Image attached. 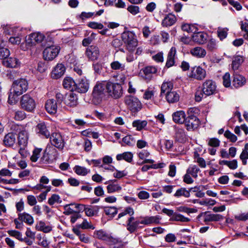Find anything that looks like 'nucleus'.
Returning a JSON list of instances; mask_svg holds the SVG:
<instances>
[{
    "instance_id": "nucleus-48",
    "label": "nucleus",
    "mask_w": 248,
    "mask_h": 248,
    "mask_svg": "<svg viewBox=\"0 0 248 248\" xmlns=\"http://www.w3.org/2000/svg\"><path fill=\"white\" fill-rule=\"evenodd\" d=\"M200 171V169L195 165H190L186 170V172H188V174H190L194 178H197L198 173Z\"/></svg>"
},
{
    "instance_id": "nucleus-27",
    "label": "nucleus",
    "mask_w": 248,
    "mask_h": 248,
    "mask_svg": "<svg viewBox=\"0 0 248 248\" xmlns=\"http://www.w3.org/2000/svg\"><path fill=\"white\" fill-rule=\"evenodd\" d=\"M141 220L140 221L141 224L149 225L151 224H158L159 223L160 217L156 216H145L140 217Z\"/></svg>"
},
{
    "instance_id": "nucleus-24",
    "label": "nucleus",
    "mask_w": 248,
    "mask_h": 248,
    "mask_svg": "<svg viewBox=\"0 0 248 248\" xmlns=\"http://www.w3.org/2000/svg\"><path fill=\"white\" fill-rule=\"evenodd\" d=\"M176 53V49L175 47H171L168 52L165 66L170 68L175 64V59Z\"/></svg>"
},
{
    "instance_id": "nucleus-8",
    "label": "nucleus",
    "mask_w": 248,
    "mask_h": 248,
    "mask_svg": "<svg viewBox=\"0 0 248 248\" xmlns=\"http://www.w3.org/2000/svg\"><path fill=\"white\" fill-rule=\"evenodd\" d=\"M61 48L59 46L52 45L46 47L43 51V58L46 61H52L59 54Z\"/></svg>"
},
{
    "instance_id": "nucleus-39",
    "label": "nucleus",
    "mask_w": 248,
    "mask_h": 248,
    "mask_svg": "<svg viewBox=\"0 0 248 248\" xmlns=\"http://www.w3.org/2000/svg\"><path fill=\"white\" fill-rule=\"evenodd\" d=\"M133 158V154L130 152H125L122 154H118L116 156L117 160H124L128 163H131Z\"/></svg>"
},
{
    "instance_id": "nucleus-46",
    "label": "nucleus",
    "mask_w": 248,
    "mask_h": 248,
    "mask_svg": "<svg viewBox=\"0 0 248 248\" xmlns=\"http://www.w3.org/2000/svg\"><path fill=\"white\" fill-rule=\"evenodd\" d=\"M36 229L40 231L43 232L45 233H48L51 231L52 227L50 225H46V223L40 221L38 224H37Z\"/></svg>"
},
{
    "instance_id": "nucleus-63",
    "label": "nucleus",
    "mask_w": 248,
    "mask_h": 248,
    "mask_svg": "<svg viewBox=\"0 0 248 248\" xmlns=\"http://www.w3.org/2000/svg\"><path fill=\"white\" fill-rule=\"evenodd\" d=\"M96 34L92 33L88 38H84L82 41V45L84 46H88L95 39Z\"/></svg>"
},
{
    "instance_id": "nucleus-18",
    "label": "nucleus",
    "mask_w": 248,
    "mask_h": 248,
    "mask_svg": "<svg viewBox=\"0 0 248 248\" xmlns=\"http://www.w3.org/2000/svg\"><path fill=\"white\" fill-rule=\"evenodd\" d=\"M64 103L67 107L70 108L75 107L78 103L77 95L73 92L67 94L64 98Z\"/></svg>"
},
{
    "instance_id": "nucleus-55",
    "label": "nucleus",
    "mask_w": 248,
    "mask_h": 248,
    "mask_svg": "<svg viewBox=\"0 0 248 248\" xmlns=\"http://www.w3.org/2000/svg\"><path fill=\"white\" fill-rule=\"evenodd\" d=\"M206 48L208 50L213 51L217 49V41L213 38L210 39L208 41L206 42Z\"/></svg>"
},
{
    "instance_id": "nucleus-16",
    "label": "nucleus",
    "mask_w": 248,
    "mask_h": 248,
    "mask_svg": "<svg viewBox=\"0 0 248 248\" xmlns=\"http://www.w3.org/2000/svg\"><path fill=\"white\" fill-rule=\"evenodd\" d=\"M105 184L108 185L107 190L108 193L118 192L122 189V186L116 179L107 181L105 183Z\"/></svg>"
},
{
    "instance_id": "nucleus-35",
    "label": "nucleus",
    "mask_w": 248,
    "mask_h": 248,
    "mask_svg": "<svg viewBox=\"0 0 248 248\" xmlns=\"http://www.w3.org/2000/svg\"><path fill=\"white\" fill-rule=\"evenodd\" d=\"M18 219L21 222H24L28 225H31L34 223V219L31 215L26 212L19 213Z\"/></svg>"
},
{
    "instance_id": "nucleus-52",
    "label": "nucleus",
    "mask_w": 248,
    "mask_h": 248,
    "mask_svg": "<svg viewBox=\"0 0 248 248\" xmlns=\"http://www.w3.org/2000/svg\"><path fill=\"white\" fill-rule=\"evenodd\" d=\"M42 149L41 148H35L32 151V154L31 156V160L32 162H36L41 156Z\"/></svg>"
},
{
    "instance_id": "nucleus-2",
    "label": "nucleus",
    "mask_w": 248,
    "mask_h": 248,
    "mask_svg": "<svg viewBox=\"0 0 248 248\" xmlns=\"http://www.w3.org/2000/svg\"><path fill=\"white\" fill-rule=\"evenodd\" d=\"M122 41L128 51H134L138 46V41L133 32L124 31L122 34Z\"/></svg>"
},
{
    "instance_id": "nucleus-32",
    "label": "nucleus",
    "mask_w": 248,
    "mask_h": 248,
    "mask_svg": "<svg viewBox=\"0 0 248 248\" xmlns=\"http://www.w3.org/2000/svg\"><path fill=\"white\" fill-rule=\"evenodd\" d=\"M172 117L174 122L179 124H184L186 118L185 112L183 110L177 111L174 112Z\"/></svg>"
},
{
    "instance_id": "nucleus-14",
    "label": "nucleus",
    "mask_w": 248,
    "mask_h": 248,
    "mask_svg": "<svg viewBox=\"0 0 248 248\" xmlns=\"http://www.w3.org/2000/svg\"><path fill=\"white\" fill-rule=\"evenodd\" d=\"M36 133L40 137L46 139L49 138L50 133L44 122H41L37 124L35 127Z\"/></svg>"
},
{
    "instance_id": "nucleus-1",
    "label": "nucleus",
    "mask_w": 248,
    "mask_h": 248,
    "mask_svg": "<svg viewBox=\"0 0 248 248\" xmlns=\"http://www.w3.org/2000/svg\"><path fill=\"white\" fill-rule=\"evenodd\" d=\"M107 80L97 81L93 88L92 93V102L95 105L100 104L107 95Z\"/></svg>"
},
{
    "instance_id": "nucleus-34",
    "label": "nucleus",
    "mask_w": 248,
    "mask_h": 248,
    "mask_svg": "<svg viewBox=\"0 0 248 248\" xmlns=\"http://www.w3.org/2000/svg\"><path fill=\"white\" fill-rule=\"evenodd\" d=\"M165 97L169 103H175L179 101L180 94L176 91H172L165 94Z\"/></svg>"
},
{
    "instance_id": "nucleus-6",
    "label": "nucleus",
    "mask_w": 248,
    "mask_h": 248,
    "mask_svg": "<svg viewBox=\"0 0 248 248\" xmlns=\"http://www.w3.org/2000/svg\"><path fill=\"white\" fill-rule=\"evenodd\" d=\"M49 138L51 144L60 151H62L65 146V141L63 137L59 132L52 133Z\"/></svg>"
},
{
    "instance_id": "nucleus-26",
    "label": "nucleus",
    "mask_w": 248,
    "mask_h": 248,
    "mask_svg": "<svg viewBox=\"0 0 248 248\" xmlns=\"http://www.w3.org/2000/svg\"><path fill=\"white\" fill-rule=\"evenodd\" d=\"M177 21L175 16L171 13H169L165 16L162 21L161 25L164 27H168L173 25Z\"/></svg>"
},
{
    "instance_id": "nucleus-5",
    "label": "nucleus",
    "mask_w": 248,
    "mask_h": 248,
    "mask_svg": "<svg viewBox=\"0 0 248 248\" xmlns=\"http://www.w3.org/2000/svg\"><path fill=\"white\" fill-rule=\"evenodd\" d=\"M20 103L21 108L28 112H32L36 106L34 100L28 94L21 97Z\"/></svg>"
},
{
    "instance_id": "nucleus-40",
    "label": "nucleus",
    "mask_w": 248,
    "mask_h": 248,
    "mask_svg": "<svg viewBox=\"0 0 248 248\" xmlns=\"http://www.w3.org/2000/svg\"><path fill=\"white\" fill-rule=\"evenodd\" d=\"M62 85L65 89H67L71 91H75L76 82L70 77H65L62 82Z\"/></svg>"
},
{
    "instance_id": "nucleus-31",
    "label": "nucleus",
    "mask_w": 248,
    "mask_h": 248,
    "mask_svg": "<svg viewBox=\"0 0 248 248\" xmlns=\"http://www.w3.org/2000/svg\"><path fill=\"white\" fill-rule=\"evenodd\" d=\"M206 71L200 66L193 68L192 71V77L198 80H202L206 77Z\"/></svg>"
},
{
    "instance_id": "nucleus-54",
    "label": "nucleus",
    "mask_w": 248,
    "mask_h": 248,
    "mask_svg": "<svg viewBox=\"0 0 248 248\" xmlns=\"http://www.w3.org/2000/svg\"><path fill=\"white\" fill-rule=\"evenodd\" d=\"M62 202V201L60 196L56 194H52L48 200V203L51 206L53 205L55 203H61Z\"/></svg>"
},
{
    "instance_id": "nucleus-44",
    "label": "nucleus",
    "mask_w": 248,
    "mask_h": 248,
    "mask_svg": "<svg viewBox=\"0 0 248 248\" xmlns=\"http://www.w3.org/2000/svg\"><path fill=\"white\" fill-rule=\"evenodd\" d=\"M147 124V122L145 120H135L132 123V125L135 127L138 131H141L144 129Z\"/></svg>"
},
{
    "instance_id": "nucleus-62",
    "label": "nucleus",
    "mask_w": 248,
    "mask_h": 248,
    "mask_svg": "<svg viewBox=\"0 0 248 248\" xmlns=\"http://www.w3.org/2000/svg\"><path fill=\"white\" fill-rule=\"evenodd\" d=\"M224 136L226 138L232 142H235L237 140V137L231 132L229 130H226L224 134Z\"/></svg>"
},
{
    "instance_id": "nucleus-36",
    "label": "nucleus",
    "mask_w": 248,
    "mask_h": 248,
    "mask_svg": "<svg viewBox=\"0 0 248 248\" xmlns=\"http://www.w3.org/2000/svg\"><path fill=\"white\" fill-rule=\"evenodd\" d=\"M2 64L6 67L10 68H16L20 64V62L16 58H6L3 60Z\"/></svg>"
},
{
    "instance_id": "nucleus-43",
    "label": "nucleus",
    "mask_w": 248,
    "mask_h": 248,
    "mask_svg": "<svg viewBox=\"0 0 248 248\" xmlns=\"http://www.w3.org/2000/svg\"><path fill=\"white\" fill-rule=\"evenodd\" d=\"M244 62V58L242 56H237L235 57L232 63V68L235 71L238 69L239 66Z\"/></svg>"
},
{
    "instance_id": "nucleus-19",
    "label": "nucleus",
    "mask_w": 248,
    "mask_h": 248,
    "mask_svg": "<svg viewBox=\"0 0 248 248\" xmlns=\"http://www.w3.org/2000/svg\"><path fill=\"white\" fill-rule=\"evenodd\" d=\"M126 227L127 230L130 233L135 232L139 228V224H140V221L135 220V217L133 216L129 217L126 221Z\"/></svg>"
},
{
    "instance_id": "nucleus-64",
    "label": "nucleus",
    "mask_w": 248,
    "mask_h": 248,
    "mask_svg": "<svg viewBox=\"0 0 248 248\" xmlns=\"http://www.w3.org/2000/svg\"><path fill=\"white\" fill-rule=\"evenodd\" d=\"M241 29L242 31L245 32L243 35L244 38L246 40H248V23L243 22H241Z\"/></svg>"
},
{
    "instance_id": "nucleus-50",
    "label": "nucleus",
    "mask_w": 248,
    "mask_h": 248,
    "mask_svg": "<svg viewBox=\"0 0 248 248\" xmlns=\"http://www.w3.org/2000/svg\"><path fill=\"white\" fill-rule=\"evenodd\" d=\"M170 220L187 222H189L190 219L188 217H184L181 214L175 212L173 217L170 218Z\"/></svg>"
},
{
    "instance_id": "nucleus-7",
    "label": "nucleus",
    "mask_w": 248,
    "mask_h": 248,
    "mask_svg": "<svg viewBox=\"0 0 248 248\" xmlns=\"http://www.w3.org/2000/svg\"><path fill=\"white\" fill-rule=\"evenodd\" d=\"M28 87L27 81L25 79L20 78L13 82L11 89L16 94L21 95L27 90Z\"/></svg>"
},
{
    "instance_id": "nucleus-17",
    "label": "nucleus",
    "mask_w": 248,
    "mask_h": 248,
    "mask_svg": "<svg viewBox=\"0 0 248 248\" xmlns=\"http://www.w3.org/2000/svg\"><path fill=\"white\" fill-rule=\"evenodd\" d=\"M134 214V209L131 207H127L118 216L117 219L119 221V224H124V222L126 221L127 218V216L128 215L129 217H131Z\"/></svg>"
},
{
    "instance_id": "nucleus-13",
    "label": "nucleus",
    "mask_w": 248,
    "mask_h": 248,
    "mask_svg": "<svg viewBox=\"0 0 248 248\" xmlns=\"http://www.w3.org/2000/svg\"><path fill=\"white\" fill-rule=\"evenodd\" d=\"M216 83L212 80H206L202 85V89L205 96L214 94L216 92Z\"/></svg>"
},
{
    "instance_id": "nucleus-10",
    "label": "nucleus",
    "mask_w": 248,
    "mask_h": 248,
    "mask_svg": "<svg viewBox=\"0 0 248 248\" xmlns=\"http://www.w3.org/2000/svg\"><path fill=\"white\" fill-rule=\"evenodd\" d=\"M197 218L202 219L203 222L207 224L209 222L220 221L223 219V217L219 214H211L209 212H205L199 215Z\"/></svg>"
},
{
    "instance_id": "nucleus-42",
    "label": "nucleus",
    "mask_w": 248,
    "mask_h": 248,
    "mask_svg": "<svg viewBox=\"0 0 248 248\" xmlns=\"http://www.w3.org/2000/svg\"><path fill=\"white\" fill-rule=\"evenodd\" d=\"M73 170L77 174L80 176H86L91 171L90 169L79 165H76Z\"/></svg>"
},
{
    "instance_id": "nucleus-45",
    "label": "nucleus",
    "mask_w": 248,
    "mask_h": 248,
    "mask_svg": "<svg viewBox=\"0 0 248 248\" xmlns=\"http://www.w3.org/2000/svg\"><path fill=\"white\" fill-rule=\"evenodd\" d=\"M82 222L80 224H78L77 225V227L78 229H92L93 230L95 229L94 226L91 223V222H89L87 221L86 219L82 218Z\"/></svg>"
},
{
    "instance_id": "nucleus-53",
    "label": "nucleus",
    "mask_w": 248,
    "mask_h": 248,
    "mask_svg": "<svg viewBox=\"0 0 248 248\" xmlns=\"http://www.w3.org/2000/svg\"><path fill=\"white\" fill-rule=\"evenodd\" d=\"M20 95L16 94L13 90H11L9 94L8 102L10 105L16 104L18 100V97Z\"/></svg>"
},
{
    "instance_id": "nucleus-60",
    "label": "nucleus",
    "mask_w": 248,
    "mask_h": 248,
    "mask_svg": "<svg viewBox=\"0 0 248 248\" xmlns=\"http://www.w3.org/2000/svg\"><path fill=\"white\" fill-rule=\"evenodd\" d=\"M228 29L226 28H218L217 34L220 40H223L226 38L228 35Z\"/></svg>"
},
{
    "instance_id": "nucleus-4",
    "label": "nucleus",
    "mask_w": 248,
    "mask_h": 248,
    "mask_svg": "<svg viewBox=\"0 0 248 248\" xmlns=\"http://www.w3.org/2000/svg\"><path fill=\"white\" fill-rule=\"evenodd\" d=\"M124 102L127 107L132 112H137L142 108V104L139 99L132 95L125 96Z\"/></svg>"
},
{
    "instance_id": "nucleus-25",
    "label": "nucleus",
    "mask_w": 248,
    "mask_h": 248,
    "mask_svg": "<svg viewBox=\"0 0 248 248\" xmlns=\"http://www.w3.org/2000/svg\"><path fill=\"white\" fill-rule=\"evenodd\" d=\"M208 39V34L204 32H198L192 36L193 41L198 44L202 45L206 43Z\"/></svg>"
},
{
    "instance_id": "nucleus-15",
    "label": "nucleus",
    "mask_w": 248,
    "mask_h": 248,
    "mask_svg": "<svg viewBox=\"0 0 248 248\" xmlns=\"http://www.w3.org/2000/svg\"><path fill=\"white\" fill-rule=\"evenodd\" d=\"M44 37V35L40 32H34L28 36L26 39V42L29 46H32L35 45L36 43H41Z\"/></svg>"
},
{
    "instance_id": "nucleus-59",
    "label": "nucleus",
    "mask_w": 248,
    "mask_h": 248,
    "mask_svg": "<svg viewBox=\"0 0 248 248\" xmlns=\"http://www.w3.org/2000/svg\"><path fill=\"white\" fill-rule=\"evenodd\" d=\"M7 233L10 236L16 238L20 242L21 240H22V234L21 232L15 230H9L7 231Z\"/></svg>"
},
{
    "instance_id": "nucleus-23",
    "label": "nucleus",
    "mask_w": 248,
    "mask_h": 248,
    "mask_svg": "<svg viewBox=\"0 0 248 248\" xmlns=\"http://www.w3.org/2000/svg\"><path fill=\"white\" fill-rule=\"evenodd\" d=\"M86 55L92 61L97 60L99 55L98 47L94 46H90L86 49Z\"/></svg>"
},
{
    "instance_id": "nucleus-28",
    "label": "nucleus",
    "mask_w": 248,
    "mask_h": 248,
    "mask_svg": "<svg viewBox=\"0 0 248 248\" xmlns=\"http://www.w3.org/2000/svg\"><path fill=\"white\" fill-rule=\"evenodd\" d=\"M65 67L62 63H58L55 67L51 73V77L53 78H61L65 73Z\"/></svg>"
},
{
    "instance_id": "nucleus-29",
    "label": "nucleus",
    "mask_w": 248,
    "mask_h": 248,
    "mask_svg": "<svg viewBox=\"0 0 248 248\" xmlns=\"http://www.w3.org/2000/svg\"><path fill=\"white\" fill-rule=\"evenodd\" d=\"M246 82L244 77L239 74H234L233 76L232 80V87L235 88H238L244 86Z\"/></svg>"
},
{
    "instance_id": "nucleus-30",
    "label": "nucleus",
    "mask_w": 248,
    "mask_h": 248,
    "mask_svg": "<svg viewBox=\"0 0 248 248\" xmlns=\"http://www.w3.org/2000/svg\"><path fill=\"white\" fill-rule=\"evenodd\" d=\"M45 108L48 113L55 114L57 111L58 104L53 99H48L46 103Z\"/></svg>"
},
{
    "instance_id": "nucleus-21",
    "label": "nucleus",
    "mask_w": 248,
    "mask_h": 248,
    "mask_svg": "<svg viewBox=\"0 0 248 248\" xmlns=\"http://www.w3.org/2000/svg\"><path fill=\"white\" fill-rule=\"evenodd\" d=\"M19 132L18 137V144L20 146L25 147L28 144V135L27 131L22 126H19Z\"/></svg>"
},
{
    "instance_id": "nucleus-47",
    "label": "nucleus",
    "mask_w": 248,
    "mask_h": 248,
    "mask_svg": "<svg viewBox=\"0 0 248 248\" xmlns=\"http://www.w3.org/2000/svg\"><path fill=\"white\" fill-rule=\"evenodd\" d=\"M110 66L111 69L115 71H123L125 70V64L121 63L118 61H114L111 62Z\"/></svg>"
},
{
    "instance_id": "nucleus-57",
    "label": "nucleus",
    "mask_w": 248,
    "mask_h": 248,
    "mask_svg": "<svg viewBox=\"0 0 248 248\" xmlns=\"http://www.w3.org/2000/svg\"><path fill=\"white\" fill-rule=\"evenodd\" d=\"M26 117V114L21 110H17L14 112V118L16 121H22Z\"/></svg>"
},
{
    "instance_id": "nucleus-41",
    "label": "nucleus",
    "mask_w": 248,
    "mask_h": 248,
    "mask_svg": "<svg viewBox=\"0 0 248 248\" xmlns=\"http://www.w3.org/2000/svg\"><path fill=\"white\" fill-rule=\"evenodd\" d=\"M173 88V83L172 81H164L161 85L160 95L172 91Z\"/></svg>"
},
{
    "instance_id": "nucleus-9",
    "label": "nucleus",
    "mask_w": 248,
    "mask_h": 248,
    "mask_svg": "<svg viewBox=\"0 0 248 248\" xmlns=\"http://www.w3.org/2000/svg\"><path fill=\"white\" fill-rule=\"evenodd\" d=\"M57 155V152L55 148L51 147H46L41 157L40 161L43 163H49L56 159Z\"/></svg>"
},
{
    "instance_id": "nucleus-22",
    "label": "nucleus",
    "mask_w": 248,
    "mask_h": 248,
    "mask_svg": "<svg viewBox=\"0 0 248 248\" xmlns=\"http://www.w3.org/2000/svg\"><path fill=\"white\" fill-rule=\"evenodd\" d=\"M95 237L100 240H103L107 243H114L115 239L109 234L102 230L95 231L94 232Z\"/></svg>"
},
{
    "instance_id": "nucleus-33",
    "label": "nucleus",
    "mask_w": 248,
    "mask_h": 248,
    "mask_svg": "<svg viewBox=\"0 0 248 248\" xmlns=\"http://www.w3.org/2000/svg\"><path fill=\"white\" fill-rule=\"evenodd\" d=\"M16 135L14 133H9L6 134L3 139V142L5 146L11 147L14 145L16 142Z\"/></svg>"
},
{
    "instance_id": "nucleus-3",
    "label": "nucleus",
    "mask_w": 248,
    "mask_h": 248,
    "mask_svg": "<svg viewBox=\"0 0 248 248\" xmlns=\"http://www.w3.org/2000/svg\"><path fill=\"white\" fill-rule=\"evenodd\" d=\"M107 94L114 99L120 98L123 94V90L121 84L107 80Z\"/></svg>"
},
{
    "instance_id": "nucleus-37",
    "label": "nucleus",
    "mask_w": 248,
    "mask_h": 248,
    "mask_svg": "<svg viewBox=\"0 0 248 248\" xmlns=\"http://www.w3.org/2000/svg\"><path fill=\"white\" fill-rule=\"evenodd\" d=\"M197 187H195L194 188H191L189 190H187L185 187H181L180 188L178 189L175 193L174 194L173 196L177 198H179L181 197H184L185 198H189L190 196V192L193 189H197Z\"/></svg>"
},
{
    "instance_id": "nucleus-20",
    "label": "nucleus",
    "mask_w": 248,
    "mask_h": 248,
    "mask_svg": "<svg viewBox=\"0 0 248 248\" xmlns=\"http://www.w3.org/2000/svg\"><path fill=\"white\" fill-rule=\"evenodd\" d=\"M75 91L80 93H86L89 88V83L86 78H81L76 83Z\"/></svg>"
},
{
    "instance_id": "nucleus-38",
    "label": "nucleus",
    "mask_w": 248,
    "mask_h": 248,
    "mask_svg": "<svg viewBox=\"0 0 248 248\" xmlns=\"http://www.w3.org/2000/svg\"><path fill=\"white\" fill-rule=\"evenodd\" d=\"M190 53L193 56L198 58H204L206 55V50L200 46L191 49Z\"/></svg>"
},
{
    "instance_id": "nucleus-12",
    "label": "nucleus",
    "mask_w": 248,
    "mask_h": 248,
    "mask_svg": "<svg viewBox=\"0 0 248 248\" xmlns=\"http://www.w3.org/2000/svg\"><path fill=\"white\" fill-rule=\"evenodd\" d=\"M157 72V68L154 66H148L140 70L142 78L147 82H149L153 78V75Z\"/></svg>"
},
{
    "instance_id": "nucleus-49",
    "label": "nucleus",
    "mask_w": 248,
    "mask_h": 248,
    "mask_svg": "<svg viewBox=\"0 0 248 248\" xmlns=\"http://www.w3.org/2000/svg\"><path fill=\"white\" fill-rule=\"evenodd\" d=\"M73 231L79 238V240L84 243H87L89 242V237L84 233H82L81 232L78 228H73Z\"/></svg>"
},
{
    "instance_id": "nucleus-58",
    "label": "nucleus",
    "mask_w": 248,
    "mask_h": 248,
    "mask_svg": "<svg viewBox=\"0 0 248 248\" xmlns=\"http://www.w3.org/2000/svg\"><path fill=\"white\" fill-rule=\"evenodd\" d=\"M156 90L155 88H149L143 94V98L146 100L151 99L155 95Z\"/></svg>"
},
{
    "instance_id": "nucleus-51",
    "label": "nucleus",
    "mask_w": 248,
    "mask_h": 248,
    "mask_svg": "<svg viewBox=\"0 0 248 248\" xmlns=\"http://www.w3.org/2000/svg\"><path fill=\"white\" fill-rule=\"evenodd\" d=\"M122 142V146H133L135 145L136 141L131 136L127 135L123 138Z\"/></svg>"
},
{
    "instance_id": "nucleus-61",
    "label": "nucleus",
    "mask_w": 248,
    "mask_h": 248,
    "mask_svg": "<svg viewBox=\"0 0 248 248\" xmlns=\"http://www.w3.org/2000/svg\"><path fill=\"white\" fill-rule=\"evenodd\" d=\"M208 145L210 146L216 148L218 147L220 145V140L216 138H209L208 140Z\"/></svg>"
},
{
    "instance_id": "nucleus-56",
    "label": "nucleus",
    "mask_w": 248,
    "mask_h": 248,
    "mask_svg": "<svg viewBox=\"0 0 248 248\" xmlns=\"http://www.w3.org/2000/svg\"><path fill=\"white\" fill-rule=\"evenodd\" d=\"M223 85L226 87H232V82H231L230 74L226 72L222 77Z\"/></svg>"
},
{
    "instance_id": "nucleus-11",
    "label": "nucleus",
    "mask_w": 248,
    "mask_h": 248,
    "mask_svg": "<svg viewBox=\"0 0 248 248\" xmlns=\"http://www.w3.org/2000/svg\"><path fill=\"white\" fill-rule=\"evenodd\" d=\"M184 124L187 130L193 131L198 127L200 121L197 116L191 114L186 117Z\"/></svg>"
}]
</instances>
